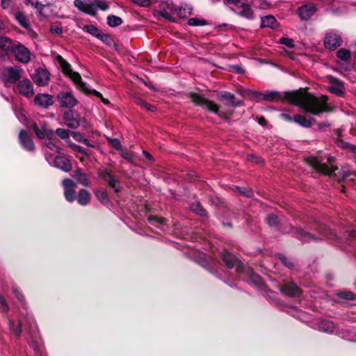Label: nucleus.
I'll return each mask as SVG.
<instances>
[{
	"label": "nucleus",
	"mask_w": 356,
	"mask_h": 356,
	"mask_svg": "<svg viewBox=\"0 0 356 356\" xmlns=\"http://www.w3.org/2000/svg\"><path fill=\"white\" fill-rule=\"evenodd\" d=\"M74 188L66 189L64 192L65 197L69 202H72L74 200Z\"/></svg>",
	"instance_id": "obj_48"
},
{
	"label": "nucleus",
	"mask_w": 356,
	"mask_h": 356,
	"mask_svg": "<svg viewBox=\"0 0 356 356\" xmlns=\"http://www.w3.org/2000/svg\"><path fill=\"white\" fill-rule=\"evenodd\" d=\"M280 260H281L282 263L284 266H287V267H289V268H292V267H293V264H292V262H291V261L288 260V259H287L284 256H281V257H280Z\"/></svg>",
	"instance_id": "obj_63"
},
{
	"label": "nucleus",
	"mask_w": 356,
	"mask_h": 356,
	"mask_svg": "<svg viewBox=\"0 0 356 356\" xmlns=\"http://www.w3.org/2000/svg\"><path fill=\"white\" fill-rule=\"evenodd\" d=\"M318 329L321 332L334 333L335 332L336 327L332 321L328 320H323L319 323Z\"/></svg>",
	"instance_id": "obj_27"
},
{
	"label": "nucleus",
	"mask_w": 356,
	"mask_h": 356,
	"mask_svg": "<svg viewBox=\"0 0 356 356\" xmlns=\"http://www.w3.org/2000/svg\"><path fill=\"white\" fill-rule=\"evenodd\" d=\"M33 129L35 131L37 136L40 139L44 138L45 136H47L53 133L51 130L47 127L46 124L43 122H40L39 124L37 123H33Z\"/></svg>",
	"instance_id": "obj_17"
},
{
	"label": "nucleus",
	"mask_w": 356,
	"mask_h": 356,
	"mask_svg": "<svg viewBox=\"0 0 356 356\" xmlns=\"http://www.w3.org/2000/svg\"><path fill=\"white\" fill-rule=\"evenodd\" d=\"M132 1L140 6L147 7L150 5V0H132Z\"/></svg>",
	"instance_id": "obj_60"
},
{
	"label": "nucleus",
	"mask_w": 356,
	"mask_h": 356,
	"mask_svg": "<svg viewBox=\"0 0 356 356\" xmlns=\"http://www.w3.org/2000/svg\"><path fill=\"white\" fill-rule=\"evenodd\" d=\"M63 186L65 190L69 188H74L76 187L75 183L72 180L69 179H65L63 181Z\"/></svg>",
	"instance_id": "obj_53"
},
{
	"label": "nucleus",
	"mask_w": 356,
	"mask_h": 356,
	"mask_svg": "<svg viewBox=\"0 0 356 356\" xmlns=\"http://www.w3.org/2000/svg\"><path fill=\"white\" fill-rule=\"evenodd\" d=\"M267 221L269 225L275 226L279 222L278 217L275 214H270L268 216Z\"/></svg>",
	"instance_id": "obj_54"
},
{
	"label": "nucleus",
	"mask_w": 356,
	"mask_h": 356,
	"mask_svg": "<svg viewBox=\"0 0 356 356\" xmlns=\"http://www.w3.org/2000/svg\"><path fill=\"white\" fill-rule=\"evenodd\" d=\"M9 309V307L6 300L0 296V311L2 312H6Z\"/></svg>",
	"instance_id": "obj_56"
},
{
	"label": "nucleus",
	"mask_w": 356,
	"mask_h": 356,
	"mask_svg": "<svg viewBox=\"0 0 356 356\" xmlns=\"http://www.w3.org/2000/svg\"><path fill=\"white\" fill-rule=\"evenodd\" d=\"M90 95H94V96L97 97V98H99L104 104H106V105L109 104V101L107 99L104 98L100 92H99L98 91L93 90V89H90Z\"/></svg>",
	"instance_id": "obj_50"
},
{
	"label": "nucleus",
	"mask_w": 356,
	"mask_h": 356,
	"mask_svg": "<svg viewBox=\"0 0 356 356\" xmlns=\"http://www.w3.org/2000/svg\"><path fill=\"white\" fill-rule=\"evenodd\" d=\"M45 145L49 149H50L53 152H59V147L53 141H51L50 140L45 142Z\"/></svg>",
	"instance_id": "obj_55"
},
{
	"label": "nucleus",
	"mask_w": 356,
	"mask_h": 356,
	"mask_svg": "<svg viewBox=\"0 0 356 356\" xmlns=\"http://www.w3.org/2000/svg\"><path fill=\"white\" fill-rule=\"evenodd\" d=\"M22 145L27 150L32 151L35 146L31 137L26 131H21L19 136Z\"/></svg>",
	"instance_id": "obj_21"
},
{
	"label": "nucleus",
	"mask_w": 356,
	"mask_h": 356,
	"mask_svg": "<svg viewBox=\"0 0 356 356\" xmlns=\"http://www.w3.org/2000/svg\"><path fill=\"white\" fill-rule=\"evenodd\" d=\"M277 21L272 15H267L261 18V26L274 29L276 26Z\"/></svg>",
	"instance_id": "obj_30"
},
{
	"label": "nucleus",
	"mask_w": 356,
	"mask_h": 356,
	"mask_svg": "<svg viewBox=\"0 0 356 356\" xmlns=\"http://www.w3.org/2000/svg\"><path fill=\"white\" fill-rule=\"evenodd\" d=\"M282 292L291 297H299L302 294V291L293 282L285 284L281 289Z\"/></svg>",
	"instance_id": "obj_16"
},
{
	"label": "nucleus",
	"mask_w": 356,
	"mask_h": 356,
	"mask_svg": "<svg viewBox=\"0 0 356 356\" xmlns=\"http://www.w3.org/2000/svg\"><path fill=\"white\" fill-rule=\"evenodd\" d=\"M236 191L242 195L248 197H250L253 195L252 190L246 188L236 187Z\"/></svg>",
	"instance_id": "obj_47"
},
{
	"label": "nucleus",
	"mask_w": 356,
	"mask_h": 356,
	"mask_svg": "<svg viewBox=\"0 0 356 356\" xmlns=\"http://www.w3.org/2000/svg\"><path fill=\"white\" fill-rule=\"evenodd\" d=\"M17 91L26 97H31L33 95V86L28 79H24L19 81L17 85Z\"/></svg>",
	"instance_id": "obj_12"
},
{
	"label": "nucleus",
	"mask_w": 356,
	"mask_h": 356,
	"mask_svg": "<svg viewBox=\"0 0 356 356\" xmlns=\"http://www.w3.org/2000/svg\"><path fill=\"white\" fill-rule=\"evenodd\" d=\"M107 23L109 26L115 27L122 23V19L118 16L111 15L107 17Z\"/></svg>",
	"instance_id": "obj_36"
},
{
	"label": "nucleus",
	"mask_w": 356,
	"mask_h": 356,
	"mask_svg": "<svg viewBox=\"0 0 356 356\" xmlns=\"http://www.w3.org/2000/svg\"><path fill=\"white\" fill-rule=\"evenodd\" d=\"M178 15L181 17H185L187 15H189L192 13V8L188 6H185L184 7H181L177 10Z\"/></svg>",
	"instance_id": "obj_42"
},
{
	"label": "nucleus",
	"mask_w": 356,
	"mask_h": 356,
	"mask_svg": "<svg viewBox=\"0 0 356 356\" xmlns=\"http://www.w3.org/2000/svg\"><path fill=\"white\" fill-rule=\"evenodd\" d=\"M109 145L113 148L118 150H122V145L120 140L117 138H109L108 139Z\"/></svg>",
	"instance_id": "obj_49"
},
{
	"label": "nucleus",
	"mask_w": 356,
	"mask_h": 356,
	"mask_svg": "<svg viewBox=\"0 0 356 356\" xmlns=\"http://www.w3.org/2000/svg\"><path fill=\"white\" fill-rule=\"evenodd\" d=\"M339 297L345 300H356L355 295L350 291H343L338 294Z\"/></svg>",
	"instance_id": "obj_45"
},
{
	"label": "nucleus",
	"mask_w": 356,
	"mask_h": 356,
	"mask_svg": "<svg viewBox=\"0 0 356 356\" xmlns=\"http://www.w3.org/2000/svg\"><path fill=\"white\" fill-rule=\"evenodd\" d=\"M121 156L124 159H126L127 161H132V159H133L132 154L131 152H127V151L121 150Z\"/></svg>",
	"instance_id": "obj_62"
},
{
	"label": "nucleus",
	"mask_w": 356,
	"mask_h": 356,
	"mask_svg": "<svg viewBox=\"0 0 356 356\" xmlns=\"http://www.w3.org/2000/svg\"><path fill=\"white\" fill-rule=\"evenodd\" d=\"M280 118L287 122H293V117H291L288 111H282L280 113Z\"/></svg>",
	"instance_id": "obj_57"
},
{
	"label": "nucleus",
	"mask_w": 356,
	"mask_h": 356,
	"mask_svg": "<svg viewBox=\"0 0 356 356\" xmlns=\"http://www.w3.org/2000/svg\"><path fill=\"white\" fill-rule=\"evenodd\" d=\"M74 6L81 11L89 13V3L88 0H75Z\"/></svg>",
	"instance_id": "obj_34"
},
{
	"label": "nucleus",
	"mask_w": 356,
	"mask_h": 356,
	"mask_svg": "<svg viewBox=\"0 0 356 356\" xmlns=\"http://www.w3.org/2000/svg\"><path fill=\"white\" fill-rule=\"evenodd\" d=\"M324 44L326 48L334 49L341 45L342 39L340 35L337 33L330 32L325 35Z\"/></svg>",
	"instance_id": "obj_10"
},
{
	"label": "nucleus",
	"mask_w": 356,
	"mask_h": 356,
	"mask_svg": "<svg viewBox=\"0 0 356 356\" xmlns=\"http://www.w3.org/2000/svg\"><path fill=\"white\" fill-rule=\"evenodd\" d=\"M280 43L286 46L289 48H293V40L288 38H282L280 39Z\"/></svg>",
	"instance_id": "obj_52"
},
{
	"label": "nucleus",
	"mask_w": 356,
	"mask_h": 356,
	"mask_svg": "<svg viewBox=\"0 0 356 356\" xmlns=\"http://www.w3.org/2000/svg\"><path fill=\"white\" fill-rule=\"evenodd\" d=\"M327 161L330 163L327 165L324 162L322 157L318 156H310L307 159V162L317 172H321L323 175H330L337 169L336 166H334L330 161V159L327 158Z\"/></svg>",
	"instance_id": "obj_3"
},
{
	"label": "nucleus",
	"mask_w": 356,
	"mask_h": 356,
	"mask_svg": "<svg viewBox=\"0 0 356 356\" xmlns=\"http://www.w3.org/2000/svg\"><path fill=\"white\" fill-rule=\"evenodd\" d=\"M15 17L18 23L24 28L28 29L29 24L26 15L22 12H17L15 15Z\"/></svg>",
	"instance_id": "obj_33"
},
{
	"label": "nucleus",
	"mask_w": 356,
	"mask_h": 356,
	"mask_svg": "<svg viewBox=\"0 0 356 356\" xmlns=\"http://www.w3.org/2000/svg\"><path fill=\"white\" fill-rule=\"evenodd\" d=\"M188 24L193 26H202L207 24V22L204 19L193 17L188 20Z\"/></svg>",
	"instance_id": "obj_38"
},
{
	"label": "nucleus",
	"mask_w": 356,
	"mask_h": 356,
	"mask_svg": "<svg viewBox=\"0 0 356 356\" xmlns=\"http://www.w3.org/2000/svg\"><path fill=\"white\" fill-rule=\"evenodd\" d=\"M23 70L19 67H7L2 70V79L6 85L14 83L19 80Z\"/></svg>",
	"instance_id": "obj_4"
},
{
	"label": "nucleus",
	"mask_w": 356,
	"mask_h": 356,
	"mask_svg": "<svg viewBox=\"0 0 356 356\" xmlns=\"http://www.w3.org/2000/svg\"><path fill=\"white\" fill-rule=\"evenodd\" d=\"M190 209L193 212H194L201 216H204L207 215L206 210L203 208V207L198 202L191 204Z\"/></svg>",
	"instance_id": "obj_32"
},
{
	"label": "nucleus",
	"mask_w": 356,
	"mask_h": 356,
	"mask_svg": "<svg viewBox=\"0 0 356 356\" xmlns=\"http://www.w3.org/2000/svg\"><path fill=\"white\" fill-rule=\"evenodd\" d=\"M259 98L268 102L286 101L313 115H319L327 111L326 96L317 98L300 90L293 92L266 90L259 94Z\"/></svg>",
	"instance_id": "obj_1"
},
{
	"label": "nucleus",
	"mask_w": 356,
	"mask_h": 356,
	"mask_svg": "<svg viewBox=\"0 0 356 356\" xmlns=\"http://www.w3.org/2000/svg\"><path fill=\"white\" fill-rule=\"evenodd\" d=\"M51 32L56 35H60L63 33L62 29L58 25H52L50 28Z\"/></svg>",
	"instance_id": "obj_59"
},
{
	"label": "nucleus",
	"mask_w": 356,
	"mask_h": 356,
	"mask_svg": "<svg viewBox=\"0 0 356 356\" xmlns=\"http://www.w3.org/2000/svg\"><path fill=\"white\" fill-rule=\"evenodd\" d=\"M337 56L343 61H348L350 58V51L348 49H340L337 52Z\"/></svg>",
	"instance_id": "obj_37"
},
{
	"label": "nucleus",
	"mask_w": 356,
	"mask_h": 356,
	"mask_svg": "<svg viewBox=\"0 0 356 356\" xmlns=\"http://www.w3.org/2000/svg\"><path fill=\"white\" fill-rule=\"evenodd\" d=\"M89 200V194L87 191L82 189L79 191L77 201L81 205H86Z\"/></svg>",
	"instance_id": "obj_35"
},
{
	"label": "nucleus",
	"mask_w": 356,
	"mask_h": 356,
	"mask_svg": "<svg viewBox=\"0 0 356 356\" xmlns=\"http://www.w3.org/2000/svg\"><path fill=\"white\" fill-rule=\"evenodd\" d=\"M221 257L223 261L229 268H233L236 267V271L240 272L243 270V264L239 261L233 254L231 253L223 251L221 253Z\"/></svg>",
	"instance_id": "obj_9"
},
{
	"label": "nucleus",
	"mask_w": 356,
	"mask_h": 356,
	"mask_svg": "<svg viewBox=\"0 0 356 356\" xmlns=\"http://www.w3.org/2000/svg\"><path fill=\"white\" fill-rule=\"evenodd\" d=\"M327 80L330 83L329 90L335 95H341L343 93L344 86L341 81L332 76H328Z\"/></svg>",
	"instance_id": "obj_13"
},
{
	"label": "nucleus",
	"mask_w": 356,
	"mask_h": 356,
	"mask_svg": "<svg viewBox=\"0 0 356 356\" xmlns=\"http://www.w3.org/2000/svg\"><path fill=\"white\" fill-rule=\"evenodd\" d=\"M220 99L225 101L226 105L232 107L239 106L242 103L241 101H236L234 95L227 91L220 93Z\"/></svg>",
	"instance_id": "obj_23"
},
{
	"label": "nucleus",
	"mask_w": 356,
	"mask_h": 356,
	"mask_svg": "<svg viewBox=\"0 0 356 356\" xmlns=\"http://www.w3.org/2000/svg\"><path fill=\"white\" fill-rule=\"evenodd\" d=\"M251 3L254 8L266 9L270 3L266 0H252Z\"/></svg>",
	"instance_id": "obj_40"
},
{
	"label": "nucleus",
	"mask_w": 356,
	"mask_h": 356,
	"mask_svg": "<svg viewBox=\"0 0 356 356\" xmlns=\"http://www.w3.org/2000/svg\"><path fill=\"white\" fill-rule=\"evenodd\" d=\"M57 98L62 107L72 108L76 106L78 103V100L70 91L59 92Z\"/></svg>",
	"instance_id": "obj_8"
},
{
	"label": "nucleus",
	"mask_w": 356,
	"mask_h": 356,
	"mask_svg": "<svg viewBox=\"0 0 356 356\" xmlns=\"http://www.w3.org/2000/svg\"><path fill=\"white\" fill-rule=\"evenodd\" d=\"M14 44L12 42V40L6 36H1L0 37V49L2 51L8 52V51H12L13 49L14 48Z\"/></svg>",
	"instance_id": "obj_25"
},
{
	"label": "nucleus",
	"mask_w": 356,
	"mask_h": 356,
	"mask_svg": "<svg viewBox=\"0 0 356 356\" xmlns=\"http://www.w3.org/2000/svg\"><path fill=\"white\" fill-rule=\"evenodd\" d=\"M313 119H307L306 117L301 115H295L293 122L303 127H310L312 124Z\"/></svg>",
	"instance_id": "obj_29"
},
{
	"label": "nucleus",
	"mask_w": 356,
	"mask_h": 356,
	"mask_svg": "<svg viewBox=\"0 0 356 356\" xmlns=\"http://www.w3.org/2000/svg\"><path fill=\"white\" fill-rule=\"evenodd\" d=\"M73 148L77 152L76 156L80 158L81 161H83L84 157H88V154L83 151L81 147L74 145Z\"/></svg>",
	"instance_id": "obj_46"
},
{
	"label": "nucleus",
	"mask_w": 356,
	"mask_h": 356,
	"mask_svg": "<svg viewBox=\"0 0 356 356\" xmlns=\"http://www.w3.org/2000/svg\"><path fill=\"white\" fill-rule=\"evenodd\" d=\"M11 0H1V6L3 9H7L10 7Z\"/></svg>",
	"instance_id": "obj_64"
},
{
	"label": "nucleus",
	"mask_w": 356,
	"mask_h": 356,
	"mask_svg": "<svg viewBox=\"0 0 356 356\" xmlns=\"http://www.w3.org/2000/svg\"><path fill=\"white\" fill-rule=\"evenodd\" d=\"M227 1L238 8L239 6H243V3L245 2V0H227Z\"/></svg>",
	"instance_id": "obj_61"
},
{
	"label": "nucleus",
	"mask_w": 356,
	"mask_h": 356,
	"mask_svg": "<svg viewBox=\"0 0 356 356\" xmlns=\"http://www.w3.org/2000/svg\"><path fill=\"white\" fill-rule=\"evenodd\" d=\"M316 11V6L313 3L306 4L298 9V15L303 20H308Z\"/></svg>",
	"instance_id": "obj_14"
},
{
	"label": "nucleus",
	"mask_w": 356,
	"mask_h": 356,
	"mask_svg": "<svg viewBox=\"0 0 356 356\" xmlns=\"http://www.w3.org/2000/svg\"><path fill=\"white\" fill-rule=\"evenodd\" d=\"M25 3L26 5H31L32 6L38 10V11L40 15H43L45 17L47 16L44 13V11L45 8L47 7L48 6H49V3L42 4V3H39L35 0H26Z\"/></svg>",
	"instance_id": "obj_28"
},
{
	"label": "nucleus",
	"mask_w": 356,
	"mask_h": 356,
	"mask_svg": "<svg viewBox=\"0 0 356 356\" xmlns=\"http://www.w3.org/2000/svg\"><path fill=\"white\" fill-rule=\"evenodd\" d=\"M109 8V3L104 0H94L90 1V15L95 16L97 10L103 11Z\"/></svg>",
	"instance_id": "obj_19"
},
{
	"label": "nucleus",
	"mask_w": 356,
	"mask_h": 356,
	"mask_svg": "<svg viewBox=\"0 0 356 356\" xmlns=\"http://www.w3.org/2000/svg\"><path fill=\"white\" fill-rule=\"evenodd\" d=\"M149 221L151 224L154 225H165V219L157 216H152L149 218Z\"/></svg>",
	"instance_id": "obj_43"
},
{
	"label": "nucleus",
	"mask_w": 356,
	"mask_h": 356,
	"mask_svg": "<svg viewBox=\"0 0 356 356\" xmlns=\"http://www.w3.org/2000/svg\"><path fill=\"white\" fill-rule=\"evenodd\" d=\"M54 166L63 171L68 172L72 169V165L67 157L58 156L54 160Z\"/></svg>",
	"instance_id": "obj_18"
},
{
	"label": "nucleus",
	"mask_w": 356,
	"mask_h": 356,
	"mask_svg": "<svg viewBox=\"0 0 356 356\" xmlns=\"http://www.w3.org/2000/svg\"><path fill=\"white\" fill-rule=\"evenodd\" d=\"M56 134L61 138L65 139L69 137L70 131L61 128H58L56 130Z\"/></svg>",
	"instance_id": "obj_51"
},
{
	"label": "nucleus",
	"mask_w": 356,
	"mask_h": 356,
	"mask_svg": "<svg viewBox=\"0 0 356 356\" xmlns=\"http://www.w3.org/2000/svg\"><path fill=\"white\" fill-rule=\"evenodd\" d=\"M56 61L59 65L63 72L67 76L76 84V87L82 91L88 93V88L85 83L81 81L79 73L73 72L70 65L60 55L55 57Z\"/></svg>",
	"instance_id": "obj_2"
},
{
	"label": "nucleus",
	"mask_w": 356,
	"mask_h": 356,
	"mask_svg": "<svg viewBox=\"0 0 356 356\" xmlns=\"http://www.w3.org/2000/svg\"><path fill=\"white\" fill-rule=\"evenodd\" d=\"M34 100L35 104L44 108H47L54 103L52 97L47 94H38Z\"/></svg>",
	"instance_id": "obj_22"
},
{
	"label": "nucleus",
	"mask_w": 356,
	"mask_h": 356,
	"mask_svg": "<svg viewBox=\"0 0 356 356\" xmlns=\"http://www.w3.org/2000/svg\"><path fill=\"white\" fill-rule=\"evenodd\" d=\"M136 104L138 106H140L143 108H145L146 110L149 111H154L155 107L154 106L150 105L149 104L147 103L145 100L142 99H136Z\"/></svg>",
	"instance_id": "obj_41"
},
{
	"label": "nucleus",
	"mask_w": 356,
	"mask_h": 356,
	"mask_svg": "<svg viewBox=\"0 0 356 356\" xmlns=\"http://www.w3.org/2000/svg\"><path fill=\"white\" fill-rule=\"evenodd\" d=\"M177 11V9L175 4L170 1H163L159 3L158 8V12L159 15L165 18L169 21H175L173 15Z\"/></svg>",
	"instance_id": "obj_6"
},
{
	"label": "nucleus",
	"mask_w": 356,
	"mask_h": 356,
	"mask_svg": "<svg viewBox=\"0 0 356 356\" xmlns=\"http://www.w3.org/2000/svg\"><path fill=\"white\" fill-rule=\"evenodd\" d=\"M296 233L298 238L302 241H310L312 240H316L317 238L314 237L312 234L302 229H298Z\"/></svg>",
	"instance_id": "obj_31"
},
{
	"label": "nucleus",
	"mask_w": 356,
	"mask_h": 356,
	"mask_svg": "<svg viewBox=\"0 0 356 356\" xmlns=\"http://www.w3.org/2000/svg\"><path fill=\"white\" fill-rule=\"evenodd\" d=\"M13 53L16 60L23 64H28L33 56V54L28 48L19 43L14 46Z\"/></svg>",
	"instance_id": "obj_5"
},
{
	"label": "nucleus",
	"mask_w": 356,
	"mask_h": 356,
	"mask_svg": "<svg viewBox=\"0 0 356 356\" xmlns=\"http://www.w3.org/2000/svg\"><path fill=\"white\" fill-rule=\"evenodd\" d=\"M96 196L97 199L102 203H106L108 202L107 193L104 190H98L96 191Z\"/></svg>",
	"instance_id": "obj_44"
},
{
	"label": "nucleus",
	"mask_w": 356,
	"mask_h": 356,
	"mask_svg": "<svg viewBox=\"0 0 356 356\" xmlns=\"http://www.w3.org/2000/svg\"><path fill=\"white\" fill-rule=\"evenodd\" d=\"M63 120L65 124L72 129L78 127L81 122V118L74 111H68L64 113Z\"/></svg>",
	"instance_id": "obj_11"
},
{
	"label": "nucleus",
	"mask_w": 356,
	"mask_h": 356,
	"mask_svg": "<svg viewBox=\"0 0 356 356\" xmlns=\"http://www.w3.org/2000/svg\"><path fill=\"white\" fill-rule=\"evenodd\" d=\"M74 178L79 183L87 186L88 184V179L86 174L82 173L80 170L77 171L74 175Z\"/></svg>",
	"instance_id": "obj_39"
},
{
	"label": "nucleus",
	"mask_w": 356,
	"mask_h": 356,
	"mask_svg": "<svg viewBox=\"0 0 356 356\" xmlns=\"http://www.w3.org/2000/svg\"><path fill=\"white\" fill-rule=\"evenodd\" d=\"M33 80L39 86H45L49 82V73L46 70L38 69L34 74Z\"/></svg>",
	"instance_id": "obj_15"
},
{
	"label": "nucleus",
	"mask_w": 356,
	"mask_h": 356,
	"mask_svg": "<svg viewBox=\"0 0 356 356\" xmlns=\"http://www.w3.org/2000/svg\"><path fill=\"white\" fill-rule=\"evenodd\" d=\"M191 97L192 102L196 105L206 108L215 113H218V106L213 102L207 99L202 96L195 93H192Z\"/></svg>",
	"instance_id": "obj_7"
},
{
	"label": "nucleus",
	"mask_w": 356,
	"mask_h": 356,
	"mask_svg": "<svg viewBox=\"0 0 356 356\" xmlns=\"http://www.w3.org/2000/svg\"><path fill=\"white\" fill-rule=\"evenodd\" d=\"M238 8L241 9L238 13V15L248 19H252L254 18V14L252 9L246 3V2L243 3V6H239Z\"/></svg>",
	"instance_id": "obj_26"
},
{
	"label": "nucleus",
	"mask_w": 356,
	"mask_h": 356,
	"mask_svg": "<svg viewBox=\"0 0 356 356\" xmlns=\"http://www.w3.org/2000/svg\"><path fill=\"white\" fill-rule=\"evenodd\" d=\"M90 35L97 38L103 42L111 44L113 42L112 38L110 35L103 33L94 26L90 25Z\"/></svg>",
	"instance_id": "obj_20"
},
{
	"label": "nucleus",
	"mask_w": 356,
	"mask_h": 356,
	"mask_svg": "<svg viewBox=\"0 0 356 356\" xmlns=\"http://www.w3.org/2000/svg\"><path fill=\"white\" fill-rule=\"evenodd\" d=\"M102 177L108 183L109 186L113 188L115 192L119 191L120 188V182L111 175L110 170H106L102 175Z\"/></svg>",
	"instance_id": "obj_24"
},
{
	"label": "nucleus",
	"mask_w": 356,
	"mask_h": 356,
	"mask_svg": "<svg viewBox=\"0 0 356 356\" xmlns=\"http://www.w3.org/2000/svg\"><path fill=\"white\" fill-rule=\"evenodd\" d=\"M248 159L250 161H252V162H254V163H263V159L259 157V156H257L254 154H249L248 155Z\"/></svg>",
	"instance_id": "obj_58"
}]
</instances>
